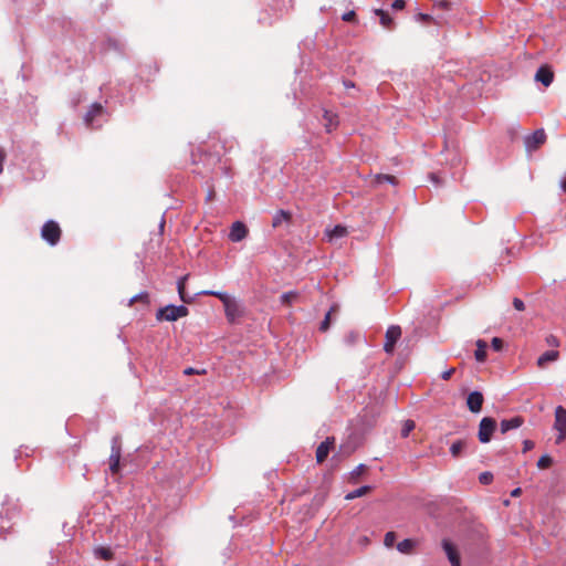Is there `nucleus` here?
Segmentation results:
<instances>
[{
	"mask_svg": "<svg viewBox=\"0 0 566 566\" xmlns=\"http://www.w3.org/2000/svg\"><path fill=\"white\" fill-rule=\"evenodd\" d=\"M201 294L218 297L224 306L226 316L230 323L235 322V319L242 315V310L239 303L234 298L230 297L227 293L216 291H203L201 292Z\"/></svg>",
	"mask_w": 566,
	"mask_h": 566,
	"instance_id": "nucleus-1",
	"label": "nucleus"
},
{
	"mask_svg": "<svg viewBox=\"0 0 566 566\" xmlns=\"http://www.w3.org/2000/svg\"><path fill=\"white\" fill-rule=\"evenodd\" d=\"M188 315V308L184 305L175 306V305H167L163 308H159L156 318L158 321H167V322H175L178 318L185 317Z\"/></svg>",
	"mask_w": 566,
	"mask_h": 566,
	"instance_id": "nucleus-2",
	"label": "nucleus"
},
{
	"mask_svg": "<svg viewBox=\"0 0 566 566\" xmlns=\"http://www.w3.org/2000/svg\"><path fill=\"white\" fill-rule=\"evenodd\" d=\"M61 233L60 226L53 220L46 221L41 229L42 239L51 245H55L60 241Z\"/></svg>",
	"mask_w": 566,
	"mask_h": 566,
	"instance_id": "nucleus-3",
	"label": "nucleus"
},
{
	"mask_svg": "<svg viewBox=\"0 0 566 566\" xmlns=\"http://www.w3.org/2000/svg\"><path fill=\"white\" fill-rule=\"evenodd\" d=\"M547 136L543 128H539L532 133L531 135L525 136L524 146L527 153H533L539 149L546 142Z\"/></svg>",
	"mask_w": 566,
	"mask_h": 566,
	"instance_id": "nucleus-4",
	"label": "nucleus"
},
{
	"mask_svg": "<svg viewBox=\"0 0 566 566\" xmlns=\"http://www.w3.org/2000/svg\"><path fill=\"white\" fill-rule=\"evenodd\" d=\"M120 455H122L120 438L114 437L112 439V448H111V455H109V470L113 474H117L119 472Z\"/></svg>",
	"mask_w": 566,
	"mask_h": 566,
	"instance_id": "nucleus-5",
	"label": "nucleus"
},
{
	"mask_svg": "<svg viewBox=\"0 0 566 566\" xmlns=\"http://www.w3.org/2000/svg\"><path fill=\"white\" fill-rule=\"evenodd\" d=\"M495 430V420L490 417H485L481 420L479 426L478 438L480 442L486 443L491 441L493 432Z\"/></svg>",
	"mask_w": 566,
	"mask_h": 566,
	"instance_id": "nucleus-6",
	"label": "nucleus"
},
{
	"mask_svg": "<svg viewBox=\"0 0 566 566\" xmlns=\"http://www.w3.org/2000/svg\"><path fill=\"white\" fill-rule=\"evenodd\" d=\"M401 337V328L398 325H391L386 331V342L384 344V350L387 354H392L395 350L396 343Z\"/></svg>",
	"mask_w": 566,
	"mask_h": 566,
	"instance_id": "nucleus-7",
	"label": "nucleus"
},
{
	"mask_svg": "<svg viewBox=\"0 0 566 566\" xmlns=\"http://www.w3.org/2000/svg\"><path fill=\"white\" fill-rule=\"evenodd\" d=\"M555 429L559 432L556 442L566 439V409L558 406L555 410Z\"/></svg>",
	"mask_w": 566,
	"mask_h": 566,
	"instance_id": "nucleus-8",
	"label": "nucleus"
},
{
	"mask_svg": "<svg viewBox=\"0 0 566 566\" xmlns=\"http://www.w3.org/2000/svg\"><path fill=\"white\" fill-rule=\"evenodd\" d=\"M248 235V228L241 221H235L230 230L229 238L232 242H240Z\"/></svg>",
	"mask_w": 566,
	"mask_h": 566,
	"instance_id": "nucleus-9",
	"label": "nucleus"
},
{
	"mask_svg": "<svg viewBox=\"0 0 566 566\" xmlns=\"http://www.w3.org/2000/svg\"><path fill=\"white\" fill-rule=\"evenodd\" d=\"M483 401V395L480 391H472L467 398V406L471 412L478 413L482 409Z\"/></svg>",
	"mask_w": 566,
	"mask_h": 566,
	"instance_id": "nucleus-10",
	"label": "nucleus"
},
{
	"mask_svg": "<svg viewBox=\"0 0 566 566\" xmlns=\"http://www.w3.org/2000/svg\"><path fill=\"white\" fill-rule=\"evenodd\" d=\"M335 439L327 438L323 441L316 449V461L317 463H323L328 457L329 451L334 448Z\"/></svg>",
	"mask_w": 566,
	"mask_h": 566,
	"instance_id": "nucleus-11",
	"label": "nucleus"
},
{
	"mask_svg": "<svg viewBox=\"0 0 566 566\" xmlns=\"http://www.w3.org/2000/svg\"><path fill=\"white\" fill-rule=\"evenodd\" d=\"M535 80L547 87L552 84L554 80V73L549 66L543 65L537 70L535 74Z\"/></svg>",
	"mask_w": 566,
	"mask_h": 566,
	"instance_id": "nucleus-12",
	"label": "nucleus"
},
{
	"mask_svg": "<svg viewBox=\"0 0 566 566\" xmlns=\"http://www.w3.org/2000/svg\"><path fill=\"white\" fill-rule=\"evenodd\" d=\"M443 549L451 563L452 566H461L460 556L458 554L457 548L453 546L451 542L448 539H443L442 542Z\"/></svg>",
	"mask_w": 566,
	"mask_h": 566,
	"instance_id": "nucleus-13",
	"label": "nucleus"
},
{
	"mask_svg": "<svg viewBox=\"0 0 566 566\" xmlns=\"http://www.w3.org/2000/svg\"><path fill=\"white\" fill-rule=\"evenodd\" d=\"M524 423V419L521 416H515L512 419H504L501 421V432L506 433L511 429H516Z\"/></svg>",
	"mask_w": 566,
	"mask_h": 566,
	"instance_id": "nucleus-14",
	"label": "nucleus"
},
{
	"mask_svg": "<svg viewBox=\"0 0 566 566\" xmlns=\"http://www.w3.org/2000/svg\"><path fill=\"white\" fill-rule=\"evenodd\" d=\"M559 358L558 350H547L537 358V367L545 368L547 363L556 361Z\"/></svg>",
	"mask_w": 566,
	"mask_h": 566,
	"instance_id": "nucleus-15",
	"label": "nucleus"
},
{
	"mask_svg": "<svg viewBox=\"0 0 566 566\" xmlns=\"http://www.w3.org/2000/svg\"><path fill=\"white\" fill-rule=\"evenodd\" d=\"M323 117L325 120L324 126H325L327 133H331L337 128V126L339 124L337 114H335L331 111H325Z\"/></svg>",
	"mask_w": 566,
	"mask_h": 566,
	"instance_id": "nucleus-16",
	"label": "nucleus"
},
{
	"mask_svg": "<svg viewBox=\"0 0 566 566\" xmlns=\"http://www.w3.org/2000/svg\"><path fill=\"white\" fill-rule=\"evenodd\" d=\"M418 545V541L413 538H407L397 544V549L401 554H412Z\"/></svg>",
	"mask_w": 566,
	"mask_h": 566,
	"instance_id": "nucleus-17",
	"label": "nucleus"
},
{
	"mask_svg": "<svg viewBox=\"0 0 566 566\" xmlns=\"http://www.w3.org/2000/svg\"><path fill=\"white\" fill-rule=\"evenodd\" d=\"M291 220H292V213L290 211L281 209V210L276 211V213L274 214L273 220H272V227L277 228V227L282 226L283 222L289 223Z\"/></svg>",
	"mask_w": 566,
	"mask_h": 566,
	"instance_id": "nucleus-18",
	"label": "nucleus"
},
{
	"mask_svg": "<svg viewBox=\"0 0 566 566\" xmlns=\"http://www.w3.org/2000/svg\"><path fill=\"white\" fill-rule=\"evenodd\" d=\"M348 233L347 228L340 224L335 226L331 230H326V235L328 238V241H335L337 239L346 237Z\"/></svg>",
	"mask_w": 566,
	"mask_h": 566,
	"instance_id": "nucleus-19",
	"label": "nucleus"
},
{
	"mask_svg": "<svg viewBox=\"0 0 566 566\" xmlns=\"http://www.w3.org/2000/svg\"><path fill=\"white\" fill-rule=\"evenodd\" d=\"M102 113L103 106L98 103H94L84 117L86 125L91 126L94 118L99 116Z\"/></svg>",
	"mask_w": 566,
	"mask_h": 566,
	"instance_id": "nucleus-20",
	"label": "nucleus"
},
{
	"mask_svg": "<svg viewBox=\"0 0 566 566\" xmlns=\"http://www.w3.org/2000/svg\"><path fill=\"white\" fill-rule=\"evenodd\" d=\"M375 14L379 17L380 24L386 29H391L394 25L392 18L382 9H376Z\"/></svg>",
	"mask_w": 566,
	"mask_h": 566,
	"instance_id": "nucleus-21",
	"label": "nucleus"
},
{
	"mask_svg": "<svg viewBox=\"0 0 566 566\" xmlns=\"http://www.w3.org/2000/svg\"><path fill=\"white\" fill-rule=\"evenodd\" d=\"M370 491H371V486H369V485L360 486V488L354 490L353 492L347 493L345 495V500L350 501L356 497L364 496V495L368 494Z\"/></svg>",
	"mask_w": 566,
	"mask_h": 566,
	"instance_id": "nucleus-22",
	"label": "nucleus"
},
{
	"mask_svg": "<svg viewBox=\"0 0 566 566\" xmlns=\"http://www.w3.org/2000/svg\"><path fill=\"white\" fill-rule=\"evenodd\" d=\"M486 343L482 339L476 342V350L474 353L475 359L480 363L485 360L486 357Z\"/></svg>",
	"mask_w": 566,
	"mask_h": 566,
	"instance_id": "nucleus-23",
	"label": "nucleus"
},
{
	"mask_svg": "<svg viewBox=\"0 0 566 566\" xmlns=\"http://www.w3.org/2000/svg\"><path fill=\"white\" fill-rule=\"evenodd\" d=\"M95 555L103 560H112L114 553L109 547L98 546L94 551Z\"/></svg>",
	"mask_w": 566,
	"mask_h": 566,
	"instance_id": "nucleus-24",
	"label": "nucleus"
},
{
	"mask_svg": "<svg viewBox=\"0 0 566 566\" xmlns=\"http://www.w3.org/2000/svg\"><path fill=\"white\" fill-rule=\"evenodd\" d=\"M467 442L464 440H458L452 443L450 448V452L454 458H458L461 455L462 451L465 449Z\"/></svg>",
	"mask_w": 566,
	"mask_h": 566,
	"instance_id": "nucleus-25",
	"label": "nucleus"
},
{
	"mask_svg": "<svg viewBox=\"0 0 566 566\" xmlns=\"http://www.w3.org/2000/svg\"><path fill=\"white\" fill-rule=\"evenodd\" d=\"M187 279H188V275H185L178 281V293H179V296L182 302L190 303L191 298L186 296V291H185V283H186Z\"/></svg>",
	"mask_w": 566,
	"mask_h": 566,
	"instance_id": "nucleus-26",
	"label": "nucleus"
},
{
	"mask_svg": "<svg viewBox=\"0 0 566 566\" xmlns=\"http://www.w3.org/2000/svg\"><path fill=\"white\" fill-rule=\"evenodd\" d=\"M298 297V293L294 291H290L283 293L281 296V303L285 306H290L292 302H294Z\"/></svg>",
	"mask_w": 566,
	"mask_h": 566,
	"instance_id": "nucleus-27",
	"label": "nucleus"
},
{
	"mask_svg": "<svg viewBox=\"0 0 566 566\" xmlns=\"http://www.w3.org/2000/svg\"><path fill=\"white\" fill-rule=\"evenodd\" d=\"M382 182H390L392 185H396L397 184V179L392 175L379 174V175L375 176V184L379 185V184H382Z\"/></svg>",
	"mask_w": 566,
	"mask_h": 566,
	"instance_id": "nucleus-28",
	"label": "nucleus"
},
{
	"mask_svg": "<svg viewBox=\"0 0 566 566\" xmlns=\"http://www.w3.org/2000/svg\"><path fill=\"white\" fill-rule=\"evenodd\" d=\"M367 470V467L365 464H359L357 465L352 472H350V482L353 483H356L357 482V479L364 473L366 472Z\"/></svg>",
	"mask_w": 566,
	"mask_h": 566,
	"instance_id": "nucleus-29",
	"label": "nucleus"
},
{
	"mask_svg": "<svg viewBox=\"0 0 566 566\" xmlns=\"http://www.w3.org/2000/svg\"><path fill=\"white\" fill-rule=\"evenodd\" d=\"M415 429L413 420H406L401 429V437L407 438L409 433Z\"/></svg>",
	"mask_w": 566,
	"mask_h": 566,
	"instance_id": "nucleus-30",
	"label": "nucleus"
},
{
	"mask_svg": "<svg viewBox=\"0 0 566 566\" xmlns=\"http://www.w3.org/2000/svg\"><path fill=\"white\" fill-rule=\"evenodd\" d=\"M396 533L390 531L385 534L384 545L388 548L392 547L396 541Z\"/></svg>",
	"mask_w": 566,
	"mask_h": 566,
	"instance_id": "nucleus-31",
	"label": "nucleus"
},
{
	"mask_svg": "<svg viewBox=\"0 0 566 566\" xmlns=\"http://www.w3.org/2000/svg\"><path fill=\"white\" fill-rule=\"evenodd\" d=\"M553 460L549 455H542L537 461V467L539 469H547L552 465Z\"/></svg>",
	"mask_w": 566,
	"mask_h": 566,
	"instance_id": "nucleus-32",
	"label": "nucleus"
},
{
	"mask_svg": "<svg viewBox=\"0 0 566 566\" xmlns=\"http://www.w3.org/2000/svg\"><path fill=\"white\" fill-rule=\"evenodd\" d=\"M493 473L490 472V471H485V472H482L480 475H479V481L480 483L482 484H491L493 482Z\"/></svg>",
	"mask_w": 566,
	"mask_h": 566,
	"instance_id": "nucleus-33",
	"label": "nucleus"
},
{
	"mask_svg": "<svg viewBox=\"0 0 566 566\" xmlns=\"http://www.w3.org/2000/svg\"><path fill=\"white\" fill-rule=\"evenodd\" d=\"M334 311V307H332L327 314L325 315V318L324 321L321 323V326H319V331L322 332H326L328 328H329V323H331V315H332V312Z\"/></svg>",
	"mask_w": 566,
	"mask_h": 566,
	"instance_id": "nucleus-34",
	"label": "nucleus"
},
{
	"mask_svg": "<svg viewBox=\"0 0 566 566\" xmlns=\"http://www.w3.org/2000/svg\"><path fill=\"white\" fill-rule=\"evenodd\" d=\"M545 342L551 347H558L560 345L559 339L552 334L546 336Z\"/></svg>",
	"mask_w": 566,
	"mask_h": 566,
	"instance_id": "nucleus-35",
	"label": "nucleus"
},
{
	"mask_svg": "<svg viewBox=\"0 0 566 566\" xmlns=\"http://www.w3.org/2000/svg\"><path fill=\"white\" fill-rule=\"evenodd\" d=\"M134 302H144V303H148V293L146 292H143L136 296H134L132 300H130V304H133Z\"/></svg>",
	"mask_w": 566,
	"mask_h": 566,
	"instance_id": "nucleus-36",
	"label": "nucleus"
},
{
	"mask_svg": "<svg viewBox=\"0 0 566 566\" xmlns=\"http://www.w3.org/2000/svg\"><path fill=\"white\" fill-rule=\"evenodd\" d=\"M513 306L516 311H524L525 308L524 302L518 297L513 300Z\"/></svg>",
	"mask_w": 566,
	"mask_h": 566,
	"instance_id": "nucleus-37",
	"label": "nucleus"
},
{
	"mask_svg": "<svg viewBox=\"0 0 566 566\" xmlns=\"http://www.w3.org/2000/svg\"><path fill=\"white\" fill-rule=\"evenodd\" d=\"M405 7H406V1L405 0H395L391 3V8L394 10H402Z\"/></svg>",
	"mask_w": 566,
	"mask_h": 566,
	"instance_id": "nucleus-38",
	"label": "nucleus"
},
{
	"mask_svg": "<svg viewBox=\"0 0 566 566\" xmlns=\"http://www.w3.org/2000/svg\"><path fill=\"white\" fill-rule=\"evenodd\" d=\"M184 374L185 375H193V374H198V375H202V374H206V370L202 369V370H197L192 367H188L184 370Z\"/></svg>",
	"mask_w": 566,
	"mask_h": 566,
	"instance_id": "nucleus-39",
	"label": "nucleus"
},
{
	"mask_svg": "<svg viewBox=\"0 0 566 566\" xmlns=\"http://www.w3.org/2000/svg\"><path fill=\"white\" fill-rule=\"evenodd\" d=\"M343 20L346 22H352L356 20V13L354 11L346 12L343 15Z\"/></svg>",
	"mask_w": 566,
	"mask_h": 566,
	"instance_id": "nucleus-40",
	"label": "nucleus"
},
{
	"mask_svg": "<svg viewBox=\"0 0 566 566\" xmlns=\"http://www.w3.org/2000/svg\"><path fill=\"white\" fill-rule=\"evenodd\" d=\"M437 6L443 10H450L451 9V3L450 1L448 0H439L437 2Z\"/></svg>",
	"mask_w": 566,
	"mask_h": 566,
	"instance_id": "nucleus-41",
	"label": "nucleus"
},
{
	"mask_svg": "<svg viewBox=\"0 0 566 566\" xmlns=\"http://www.w3.org/2000/svg\"><path fill=\"white\" fill-rule=\"evenodd\" d=\"M523 446H524L523 451L527 452L534 448V442L531 440H524Z\"/></svg>",
	"mask_w": 566,
	"mask_h": 566,
	"instance_id": "nucleus-42",
	"label": "nucleus"
},
{
	"mask_svg": "<svg viewBox=\"0 0 566 566\" xmlns=\"http://www.w3.org/2000/svg\"><path fill=\"white\" fill-rule=\"evenodd\" d=\"M417 17H418V20L423 21V22H429L432 20V18L430 15L424 14V13H419Z\"/></svg>",
	"mask_w": 566,
	"mask_h": 566,
	"instance_id": "nucleus-43",
	"label": "nucleus"
},
{
	"mask_svg": "<svg viewBox=\"0 0 566 566\" xmlns=\"http://www.w3.org/2000/svg\"><path fill=\"white\" fill-rule=\"evenodd\" d=\"M6 158V154L2 149H0V174L3 171V161Z\"/></svg>",
	"mask_w": 566,
	"mask_h": 566,
	"instance_id": "nucleus-44",
	"label": "nucleus"
},
{
	"mask_svg": "<svg viewBox=\"0 0 566 566\" xmlns=\"http://www.w3.org/2000/svg\"><path fill=\"white\" fill-rule=\"evenodd\" d=\"M453 371H454V369H450V370L444 371V373L442 374V378H443L444 380L449 379V378L452 376Z\"/></svg>",
	"mask_w": 566,
	"mask_h": 566,
	"instance_id": "nucleus-45",
	"label": "nucleus"
},
{
	"mask_svg": "<svg viewBox=\"0 0 566 566\" xmlns=\"http://www.w3.org/2000/svg\"><path fill=\"white\" fill-rule=\"evenodd\" d=\"M521 492H522V491H521V489H520V488H517V489H514V490L512 491L511 495H512V496H518V495L521 494Z\"/></svg>",
	"mask_w": 566,
	"mask_h": 566,
	"instance_id": "nucleus-46",
	"label": "nucleus"
},
{
	"mask_svg": "<svg viewBox=\"0 0 566 566\" xmlns=\"http://www.w3.org/2000/svg\"><path fill=\"white\" fill-rule=\"evenodd\" d=\"M344 85L346 88L354 87V83L350 81H344Z\"/></svg>",
	"mask_w": 566,
	"mask_h": 566,
	"instance_id": "nucleus-47",
	"label": "nucleus"
},
{
	"mask_svg": "<svg viewBox=\"0 0 566 566\" xmlns=\"http://www.w3.org/2000/svg\"><path fill=\"white\" fill-rule=\"evenodd\" d=\"M496 343H497V352H499L503 346V342H502V339L497 338Z\"/></svg>",
	"mask_w": 566,
	"mask_h": 566,
	"instance_id": "nucleus-48",
	"label": "nucleus"
},
{
	"mask_svg": "<svg viewBox=\"0 0 566 566\" xmlns=\"http://www.w3.org/2000/svg\"><path fill=\"white\" fill-rule=\"evenodd\" d=\"M430 178H431V180H432V181H434V182H437V184L439 182L438 177H437V175H436V174H431V175H430Z\"/></svg>",
	"mask_w": 566,
	"mask_h": 566,
	"instance_id": "nucleus-49",
	"label": "nucleus"
},
{
	"mask_svg": "<svg viewBox=\"0 0 566 566\" xmlns=\"http://www.w3.org/2000/svg\"><path fill=\"white\" fill-rule=\"evenodd\" d=\"M491 347L495 348V337L491 339Z\"/></svg>",
	"mask_w": 566,
	"mask_h": 566,
	"instance_id": "nucleus-50",
	"label": "nucleus"
}]
</instances>
